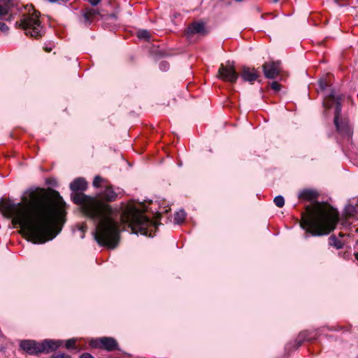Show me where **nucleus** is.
Returning a JSON list of instances; mask_svg holds the SVG:
<instances>
[{"label":"nucleus","mask_w":358,"mask_h":358,"mask_svg":"<svg viewBox=\"0 0 358 358\" xmlns=\"http://www.w3.org/2000/svg\"><path fill=\"white\" fill-rule=\"evenodd\" d=\"M65 202L59 192L41 189L31 191L29 199L15 203L9 199L0 201V211L12 218L14 225L20 226V232L35 244L44 243L54 238L59 232L57 225L64 222Z\"/></svg>","instance_id":"1"},{"label":"nucleus","mask_w":358,"mask_h":358,"mask_svg":"<svg viewBox=\"0 0 358 358\" xmlns=\"http://www.w3.org/2000/svg\"><path fill=\"white\" fill-rule=\"evenodd\" d=\"M87 188V182L84 178L75 179L70 184V189L73 192L71 199L74 203L81 205L83 213L87 217L98 221L94 234L97 243L114 249L119 243L120 232L118 222L114 217L115 210L111 206L83 193Z\"/></svg>","instance_id":"2"},{"label":"nucleus","mask_w":358,"mask_h":358,"mask_svg":"<svg viewBox=\"0 0 358 358\" xmlns=\"http://www.w3.org/2000/svg\"><path fill=\"white\" fill-rule=\"evenodd\" d=\"M306 213L301 214V227L313 236L329 234L338 220V213L326 203L316 202L313 206H308Z\"/></svg>","instance_id":"3"},{"label":"nucleus","mask_w":358,"mask_h":358,"mask_svg":"<svg viewBox=\"0 0 358 358\" xmlns=\"http://www.w3.org/2000/svg\"><path fill=\"white\" fill-rule=\"evenodd\" d=\"M20 19L15 22V27L24 30L26 36L34 38L42 37L45 31L40 21V13L32 5L23 6L20 10Z\"/></svg>","instance_id":"4"},{"label":"nucleus","mask_w":358,"mask_h":358,"mask_svg":"<svg viewBox=\"0 0 358 358\" xmlns=\"http://www.w3.org/2000/svg\"><path fill=\"white\" fill-rule=\"evenodd\" d=\"M121 221L136 234L151 236L154 228L152 221L135 207H127L121 215Z\"/></svg>","instance_id":"5"},{"label":"nucleus","mask_w":358,"mask_h":358,"mask_svg":"<svg viewBox=\"0 0 358 358\" xmlns=\"http://www.w3.org/2000/svg\"><path fill=\"white\" fill-rule=\"evenodd\" d=\"M62 345V341L51 339H45L42 342L34 340H24L20 342V347L31 355L41 353L48 354L57 350Z\"/></svg>","instance_id":"6"},{"label":"nucleus","mask_w":358,"mask_h":358,"mask_svg":"<svg viewBox=\"0 0 358 358\" xmlns=\"http://www.w3.org/2000/svg\"><path fill=\"white\" fill-rule=\"evenodd\" d=\"M238 75L235 69L234 62L229 60L225 64H221L217 71L218 78L231 83H235L237 81Z\"/></svg>","instance_id":"7"},{"label":"nucleus","mask_w":358,"mask_h":358,"mask_svg":"<svg viewBox=\"0 0 358 358\" xmlns=\"http://www.w3.org/2000/svg\"><path fill=\"white\" fill-rule=\"evenodd\" d=\"M90 345L93 348L102 349L108 352L120 350L117 341L112 337L93 339L90 342Z\"/></svg>","instance_id":"8"},{"label":"nucleus","mask_w":358,"mask_h":358,"mask_svg":"<svg viewBox=\"0 0 358 358\" xmlns=\"http://www.w3.org/2000/svg\"><path fill=\"white\" fill-rule=\"evenodd\" d=\"M345 99V96L344 95L332 92L324 99V107L326 110L341 112L342 109L341 105Z\"/></svg>","instance_id":"9"},{"label":"nucleus","mask_w":358,"mask_h":358,"mask_svg":"<svg viewBox=\"0 0 358 358\" xmlns=\"http://www.w3.org/2000/svg\"><path fill=\"white\" fill-rule=\"evenodd\" d=\"M118 196L111 185H106L105 188L101 190L98 194V198H96L98 201H100L104 204L108 203L113 202L117 200Z\"/></svg>","instance_id":"10"},{"label":"nucleus","mask_w":358,"mask_h":358,"mask_svg":"<svg viewBox=\"0 0 358 358\" xmlns=\"http://www.w3.org/2000/svg\"><path fill=\"white\" fill-rule=\"evenodd\" d=\"M279 62H265L262 66L264 74L266 78L274 79L280 73L281 69Z\"/></svg>","instance_id":"11"},{"label":"nucleus","mask_w":358,"mask_h":358,"mask_svg":"<svg viewBox=\"0 0 358 358\" xmlns=\"http://www.w3.org/2000/svg\"><path fill=\"white\" fill-rule=\"evenodd\" d=\"M240 76L245 82L252 84L259 77V73L254 67L243 66L240 71Z\"/></svg>","instance_id":"12"},{"label":"nucleus","mask_w":358,"mask_h":358,"mask_svg":"<svg viewBox=\"0 0 358 358\" xmlns=\"http://www.w3.org/2000/svg\"><path fill=\"white\" fill-rule=\"evenodd\" d=\"M319 193L314 189L306 188L299 193V199L303 201H314L317 199Z\"/></svg>","instance_id":"13"},{"label":"nucleus","mask_w":358,"mask_h":358,"mask_svg":"<svg viewBox=\"0 0 358 358\" xmlns=\"http://www.w3.org/2000/svg\"><path fill=\"white\" fill-rule=\"evenodd\" d=\"M205 25L203 22H195L188 26L185 34L189 37L195 34H205Z\"/></svg>","instance_id":"14"},{"label":"nucleus","mask_w":358,"mask_h":358,"mask_svg":"<svg viewBox=\"0 0 358 358\" xmlns=\"http://www.w3.org/2000/svg\"><path fill=\"white\" fill-rule=\"evenodd\" d=\"M82 14L84 17V22L86 24H90L97 16L100 15V12L96 8H86L82 11Z\"/></svg>","instance_id":"15"},{"label":"nucleus","mask_w":358,"mask_h":358,"mask_svg":"<svg viewBox=\"0 0 358 358\" xmlns=\"http://www.w3.org/2000/svg\"><path fill=\"white\" fill-rule=\"evenodd\" d=\"M334 124L339 132L347 134H350V129L348 123L346 121L339 122V113H336L334 117Z\"/></svg>","instance_id":"16"},{"label":"nucleus","mask_w":358,"mask_h":358,"mask_svg":"<svg viewBox=\"0 0 358 358\" xmlns=\"http://www.w3.org/2000/svg\"><path fill=\"white\" fill-rule=\"evenodd\" d=\"M329 243L330 245L334 247L336 249H341L343 247L344 243L343 241L339 240L335 236H331L329 238Z\"/></svg>","instance_id":"17"},{"label":"nucleus","mask_w":358,"mask_h":358,"mask_svg":"<svg viewBox=\"0 0 358 358\" xmlns=\"http://www.w3.org/2000/svg\"><path fill=\"white\" fill-rule=\"evenodd\" d=\"M186 217V213L184 210L176 212L174 215V221L177 224L182 222Z\"/></svg>","instance_id":"18"},{"label":"nucleus","mask_w":358,"mask_h":358,"mask_svg":"<svg viewBox=\"0 0 358 358\" xmlns=\"http://www.w3.org/2000/svg\"><path fill=\"white\" fill-rule=\"evenodd\" d=\"M3 5L0 4V19L6 15L10 9V3H3Z\"/></svg>","instance_id":"19"},{"label":"nucleus","mask_w":358,"mask_h":358,"mask_svg":"<svg viewBox=\"0 0 358 358\" xmlns=\"http://www.w3.org/2000/svg\"><path fill=\"white\" fill-rule=\"evenodd\" d=\"M137 36L141 39H145L146 41L149 40L150 37L149 32L146 30L138 31L137 33Z\"/></svg>","instance_id":"20"},{"label":"nucleus","mask_w":358,"mask_h":358,"mask_svg":"<svg viewBox=\"0 0 358 358\" xmlns=\"http://www.w3.org/2000/svg\"><path fill=\"white\" fill-rule=\"evenodd\" d=\"M274 203L278 208H282L285 204V199L282 196H277L273 199Z\"/></svg>","instance_id":"21"},{"label":"nucleus","mask_w":358,"mask_h":358,"mask_svg":"<svg viewBox=\"0 0 358 358\" xmlns=\"http://www.w3.org/2000/svg\"><path fill=\"white\" fill-rule=\"evenodd\" d=\"M104 181V179L99 176H96L94 177L92 185L95 187H99L101 186V183Z\"/></svg>","instance_id":"22"},{"label":"nucleus","mask_w":358,"mask_h":358,"mask_svg":"<svg viewBox=\"0 0 358 358\" xmlns=\"http://www.w3.org/2000/svg\"><path fill=\"white\" fill-rule=\"evenodd\" d=\"M76 339L71 338L66 341L65 347L67 349H74L76 348Z\"/></svg>","instance_id":"23"},{"label":"nucleus","mask_w":358,"mask_h":358,"mask_svg":"<svg viewBox=\"0 0 358 358\" xmlns=\"http://www.w3.org/2000/svg\"><path fill=\"white\" fill-rule=\"evenodd\" d=\"M50 358H71V357L64 353H59L52 355Z\"/></svg>","instance_id":"24"},{"label":"nucleus","mask_w":358,"mask_h":358,"mask_svg":"<svg viewBox=\"0 0 358 358\" xmlns=\"http://www.w3.org/2000/svg\"><path fill=\"white\" fill-rule=\"evenodd\" d=\"M271 87L274 91L278 92L281 88V85L278 82L274 81L271 83Z\"/></svg>","instance_id":"25"},{"label":"nucleus","mask_w":358,"mask_h":358,"mask_svg":"<svg viewBox=\"0 0 358 358\" xmlns=\"http://www.w3.org/2000/svg\"><path fill=\"white\" fill-rule=\"evenodd\" d=\"M9 28L4 22H0V31L2 33H7Z\"/></svg>","instance_id":"26"},{"label":"nucleus","mask_w":358,"mask_h":358,"mask_svg":"<svg viewBox=\"0 0 358 358\" xmlns=\"http://www.w3.org/2000/svg\"><path fill=\"white\" fill-rule=\"evenodd\" d=\"M169 68V64L163 62L160 64V69L162 70L166 71Z\"/></svg>","instance_id":"27"},{"label":"nucleus","mask_w":358,"mask_h":358,"mask_svg":"<svg viewBox=\"0 0 358 358\" xmlns=\"http://www.w3.org/2000/svg\"><path fill=\"white\" fill-rule=\"evenodd\" d=\"M80 358H94L92 355L87 352L83 353Z\"/></svg>","instance_id":"28"},{"label":"nucleus","mask_w":358,"mask_h":358,"mask_svg":"<svg viewBox=\"0 0 358 358\" xmlns=\"http://www.w3.org/2000/svg\"><path fill=\"white\" fill-rule=\"evenodd\" d=\"M92 6H96L101 0H88Z\"/></svg>","instance_id":"29"},{"label":"nucleus","mask_w":358,"mask_h":358,"mask_svg":"<svg viewBox=\"0 0 358 358\" xmlns=\"http://www.w3.org/2000/svg\"><path fill=\"white\" fill-rule=\"evenodd\" d=\"M302 342H303L302 339L296 340V343L295 349L298 348L302 344Z\"/></svg>","instance_id":"30"},{"label":"nucleus","mask_w":358,"mask_h":358,"mask_svg":"<svg viewBox=\"0 0 358 358\" xmlns=\"http://www.w3.org/2000/svg\"><path fill=\"white\" fill-rule=\"evenodd\" d=\"M320 87H321V88H322V90H324V87H325V86H327V84H326L324 82H323V81H321V82L320 83Z\"/></svg>","instance_id":"31"},{"label":"nucleus","mask_w":358,"mask_h":358,"mask_svg":"<svg viewBox=\"0 0 358 358\" xmlns=\"http://www.w3.org/2000/svg\"><path fill=\"white\" fill-rule=\"evenodd\" d=\"M12 0H0L2 3H10Z\"/></svg>","instance_id":"32"},{"label":"nucleus","mask_w":358,"mask_h":358,"mask_svg":"<svg viewBox=\"0 0 358 358\" xmlns=\"http://www.w3.org/2000/svg\"><path fill=\"white\" fill-rule=\"evenodd\" d=\"M48 1H49L50 3H55L57 1H58L59 0H47Z\"/></svg>","instance_id":"33"},{"label":"nucleus","mask_w":358,"mask_h":358,"mask_svg":"<svg viewBox=\"0 0 358 358\" xmlns=\"http://www.w3.org/2000/svg\"><path fill=\"white\" fill-rule=\"evenodd\" d=\"M51 50H52L51 48H45V50L47 52H50L51 51Z\"/></svg>","instance_id":"34"},{"label":"nucleus","mask_w":358,"mask_h":358,"mask_svg":"<svg viewBox=\"0 0 358 358\" xmlns=\"http://www.w3.org/2000/svg\"><path fill=\"white\" fill-rule=\"evenodd\" d=\"M355 257L358 261V252L355 253Z\"/></svg>","instance_id":"35"},{"label":"nucleus","mask_w":358,"mask_h":358,"mask_svg":"<svg viewBox=\"0 0 358 358\" xmlns=\"http://www.w3.org/2000/svg\"><path fill=\"white\" fill-rule=\"evenodd\" d=\"M357 243H358V240H357Z\"/></svg>","instance_id":"36"}]
</instances>
